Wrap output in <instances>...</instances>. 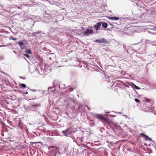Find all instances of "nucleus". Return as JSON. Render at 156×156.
I'll list each match as a JSON object with an SVG mask.
<instances>
[{
    "mask_svg": "<svg viewBox=\"0 0 156 156\" xmlns=\"http://www.w3.org/2000/svg\"><path fill=\"white\" fill-rule=\"evenodd\" d=\"M75 132V131L71 128H68L65 130L62 131V133L66 136H68L70 134L74 133Z\"/></svg>",
    "mask_w": 156,
    "mask_h": 156,
    "instance_id": "nucleus-1",
    "label": "nucleus"
},
{
    "mask_svg": "<svg viewBox=\"0 0 156 156\" xmlns=\"http://www.w3.org/2000/svg\"><path fill=\"white\" fill-rule=\"evenodd\" d=\"M90 64L96 67H98L100 65L99 60L96 58H93L91 61Z\"/></svg>",
    "mask_w": 156,
    "mask_h": 156,
    "instance_id": "nucleus-2",
    "label": "nucleus"
},
{
    "mask_svg": "<svg viewBox=\"0 0 156 156\" xmlns=\"http://www.w3.org/2000/svg\"><path fill=\"white\" fill-rule=\"evenodd\" d=\"M95 42L99 43H103L107 44L108 42L105 40L104 38H102L100 39H97L95 41Z\"/></svg>",
    "mask_w": 156,
    "mask_h": 156,
    "instance_id": "nucleus-3",
    "label": "nucleus"
},
{
    "mask_svg": "<svg viewBox=\"0 0 156 156\" xmlns=\"http://www.w3.org/2000/svg\"><path fill=\"white\" fill-rule=\"evenodd\" d=\"M93 33V31L92 30L90 29H87L83 33V34L85 36H88L89 34H91Z\"/></svg>",
    "mask_w": 156,
    "mask_h": 156,
    "instance_id": "nucleus-4",
    "label": "nucleus"
},
{
    "mask_svg": "<svg viewBox=\"0 0 156 156\" xmlns=\"http://www.w3.org/2000/svg\"><path fill=\"white\" fill-rule=\"evenodd\" d=\"M102 22L98 23L96 25L94 26V28L95 29L96 31H98L100 29V27L101 26Z\"/></svg>",
    "mask_w": 156,
    "mask_h": 156,
    "instance_id": "nucleus-5",
    "label": "nucleus"
},
{
    "mask_svg": "<svg viewBox=\"0 0 156 156\" xmlns=\"http://www.w3.org/2000/svg\"><path fill=\"white\" fill-rule=\"evenodd\" d=\"M97 115V117L100 119V120L101 121H105L106 120L105 118L103 116L101 115Z\"/></svg>",
    "mask_w": 156,
    "mask_h": 156,
    "instance_id": "nucleus-6",
    "label": "nucleus"
},
{
    "mask_svg": "<svg viewBox=\"0 0 156 156\" xmlns=\"http://www.w3.org/2000/svg\"><path fill=\"white\" fill-rule=\"evenodd\" d=\"M18 43L20 46V48L22 49H24L25 48V44L22 42H18Z\"/></svg>",
    "mask_w": 156,
    "mask_h": 156,
    "instance_id": "nucleus-7",
    "label": "nucleus"
},
{
    "mask_svg": "<svg viewBox=\"0 0 156 156\" xmlns=\"http://www.w3.org/2000/svg\"><path fill=\"white\" fill-rule=\"evenodd\" d=\"M49 150L51 149L54 152H56L58 151V148L54 146H50L49 147Z\"/></svg>",
    "mask_w": 156,
    "mask_h": 156,
    "instance_id": "nucleus-8",
    "label": "nucleus"
},
{
    "mask_svg": "<svg viewBox=\"0 0 156 156\" xmlns=\"http://www.w3.org/2000/svg\"><path fill=\"white\" fill-rule=\"evenodd\" d=\"M41 31H38L36 32H34L31 33L30 35L32 37H36L37 34L41 33Z\"/></svg>",
    "mask_w": 156,
    "mask_h": 156,
    "instance_id": "nucleus-9",
    "label": "nucleus"
},
{
    "mask_svg": "<svg viewBox=\"0 0 156 156\" xmlns=\"http://www.w3.org/2000/svg\"><path fill=\"white\" fill-rule=\"evenodd\" d=\"M130 85L133 88H134L135 89H140V88L138 86H137L136 85L132 83H129Z\"/></svg>",
    "mask_w": 156,
    "mask_h": 156,
    "instance_id": "nucleus-10",
    "label": "nucleus"
},
{
    "mask_svg": "<svg viewBox=\"0 0 156 156\" xmlns=\"http://www.w3.org/2000/svg\"><path fill=\"white\" fill-rule=\"evenodd\" d=\"M128 18L127 17H121L120 18V20L121 21V22L123 23L126 22L127 20H128Z\"/></svg>",
    "mask_w": 156,
    "mask_h": 156,
    "instance_id": "nucleus-11",
    "label": "nucleus"
},
{
    "mask_svg": "<svg viewBox=\"0 0 156 156\" xmlns=\"http://www.w3.org/2000/svg\"><path fill=\"white\" fill-rule=\"evenodd\" d=\"M117 82V84H120L121 85H122V86H124L127 87H128V86L126 85L125 83L121 81L118 80Z\"/></svg>",
    "mask_w": 156,
    "mask_h": 156,
    "instance_id": "nucleus-12",
    "label": "nucleus"
},
{
    "mask_svg": "<svg viewBox=\"0 0 156 156\" xmlns=\"http://www.w3.org/2000/svg\"><path fill=\"white\" fill-rule=\"evenodd\" d=\"M24 52L25 53V54H32V52L31 50V49H29L25 51H24Z\"/></svg>",
    "mask_w": 156,
    "mask_h": 156,
    "instance_id": "nucleus-13",
    "label": "nucleus"
},
{
    "mask_svg": "<svg viewBox=\"0 0 156 156\" xmlns=\"http://www.w3.org/2000/svg\"><path fill=\"white\" fill-rule=\"evenodd\" d=\"M109 19L111 20H119L120 19V18H119L118 17H110L109 18Z\"/></svg>",
    "mask_w": 156,
    "mask_h": 156,
    "instance_id": "nucleus-14",
    "label": "nucleus"
},
{
    "mask_svg": "<svg viewBox=\"0 0 156 156\" xmlns=\"http://www.w3.org/2000/svg\"><path fill=\"white\" fill-rule=\"evenodd\" d=\"M41 106V105L40 104H37L35 105H32L31 106V108L34 107L36 108L38 107H40Z\"/></svg>",
    "mask_w": 156,
    "mask_h": 156,
    "instance_id": "nucleus-15",
    "label": "nucleus"
},
{
    "mask_svg": "<svg viewBox=\"0 0 156 156\" xmlns=\"http://www.w3.org/2000/svg\"><path fill=\"white\" fill-rule=\"evenodd\" d=\"M140 135L144 137L145 139L147 140H148V139L149 138V137L148 136L145 135V134L143 133H141L140 134Z\"/></svg>",
    "mask_w": 156,
    "mask_h": 156,
    "instance_id": "nucleus-16",
    "label": "nucleus"
},
{
    "mask_svg": "<svg viewBox=\"0 0 156 156\" xmlns=\"http://www.w3.org/2000/svg\"><path fill=\"white\" fill-rule=\"evenodd\" d=\"M102 27L103 28H106L107 27L108 24L107 23L102 22Z\"/></svg>",
    "mask_w": 156,
    "mask_h": 156,
    "instance_id": "nucleus-17",
    "label": "nucleus"
},
{
    "mask_svg": "<svg viewBox=\"0 0 156 156\" xmlns=\"http://www.w3.org/2000/svg\"><path fill=\"white\" fill-rule=\"evenodd\" d=\"M154 31V30H151V31H148L149 33H150L153 34L154 35H155L156 34V32H154L153 31Z\"/></svg>",
    "mask_w": 156,
    "mask_h": 156,
    "instance_id": "nucleus-18",
    "label": "nucleus"
},
{
    "mask_svg": "<svg viewBox=\"0 0 156 156\" xmlns=\"http://www.w3.org/2000/svg\"><path fill=\"white\" fill-rule=\"evenodd\" d=\"M35 72L36 73H38V74L41 75L42 74V72H39L38 69H37V68H36L35 70Z\"/></svg>",
    "mask_w": 156,
    "mask_h": 156,
    "instance_id": "nucleus-19",
    "label": "nucleus"
},
{
    "mask_svg": "<svg viewBox=\"0 0 156 156\" xmlns=\"http://www.w3.org/2000/svg\"><path fill=\"white\" fill-rule=\"evenodd\" d=\"M20 85L23 88H26V85L25 84L22 83L20 84Z\"/></svg>",
    "mask_w": 156,
    "mask_h": 156,
    "instance_id": "nucleus-20",
    "label": "nucleus"
},
{
    "mask_svg": "<svg viewBox=\"0 0 156 156\" xmlns=\"http://www.w3.org/2000/svg\"><path fill=\"white\" fill-rule=\"evenodd\" d=\"M23 55L24 56H26V57H27L28 58H30V56L28 55V54H24Z\"/></svg>",
    "mask_w": 156,
    "mask_h": 156,
    "instance_id": "nucleus-21",
    "label": "nucleus"
},
{
    "mask_svg": "<svg viewBox=\"0 0 156 156\" xmlns=\"http://www.w3.org/2000/svg\"><path fill=\"white\" fill-rule=\"evenodd\" d=\"M135 101L136 102H140V101L137 98H135L134 99Z\"/></svg>",
    "mask_w": 156,
    "mask_h": 156,
    "instance_id": "nucleus-22",
    "label": "nucleus"
},
{
    "mask_svg": "<svg viewBox=\"0 0 156 156\" xmlns=\"http://www.w3.org/2000/svg\"><path fill=\"white\" fill-rule=\"evenodd\" d=\"M9 39H12L14 41H16L17 40L15 38H12V37H11L9 38Z\"/></svg>",
    "mask_w": 156,
    "mask_h": 156,
    "instance_id": "nucleus-23",
    "label": "nucleus"
},
{
    "mask_svg": "<svg viewBox=\"0 0 156 156\" xmlns=\"http://www.w3.org/2000/svg\"><path fill=\"white\" fill-rule=\"evenodd\" d=\"M53 88H54V89H53L54 90H52L51 91H52V92H53V91H54V90L55 89V86H54V87H49L48 88V89H52Z\"/></svg>",
    "mask_w": 156,
    "mask_h": 156,
    "instance_id": "nucleus-24",
    "label": "nucleus"
},
{
    "mask_svg": "<svg viewBox=\"0 0 156 156\" xmlns=\"http://www.w3.org/2000/svg\"><path fill=\"white\" fill-rule=\"evenodd\" d=\"M149 109L152 111H153L154 110V108L153 107H151L150 108H149Z\"/></svg>",
    "mask_w": 156,
    "mask_h": 156,
    "instance_id": "nucleus-25",
    "label": "nucleus"
},
{
    "mask_svg": "<svg viewBox=\"0 0 156 156\" xmlns=\"http://www.w3.org/2000/svg\"><path fill=\"white\" fill-rule=\"evenodd\" d=\"M71 100H72V101L73 103H75V102H76V101H75V100L74 99H71Z\"/></svg>",
    "mask_w": 156,
    "mask_h": 156,
    "instance_id": "nucleus-26",
    "label": "nucleus"
},
{
    "mask_svg": "<svg viewBox=\"0 0 156 156\" xmlns=\"http://www.w3.org/2000/svg\"><path fill=\"white\" fill-rule=\"evenodd\" d=\"M151 43L152 44L153 43H156V41H151Z\"/></svg>",
    "mask_w": 156,
    "mask_h": 156,
    "instance_id": "nucleus-27",
    "label": "nucleus"
},
{
    "mask_svg": "<svg viewBox=\"0 0 156 156\" xmlns=\"http://www.w3.org/2000/svg\"><path fill=\"white\" fill-rule=\"evenodd\" d=\"M30 90L33 92H35L36 91V90L35 89L33 90V89H30Z\"/></svg>",
    "mask_w": 156,
    "mask_h": 156,
    "instance_id": "nucleus-28",
    "label": "nucleus"
},
{
    "mask_svg": "<svg viewBox=\"0 0 156 156\" xmlns=\"http://www.w3.org/2000/svg\"><path fill=\"white\" fill-rule=\"evenodd\" d=\"M149 141H152L151 138L149 137L148 139V140Z\"/></svg>",
    "mask_w": 156,
    "mask_h": 156,
    "instance_id": "nucleus-29",
    "label": "nucleus"
},
{
    "mask_svg": "<svg viewBox=\"0 0 156 156\" xmlns=\"http://www.w3.org/2000/svg\"><path fill=\"white\" fill-rule=\"evenodd\" d=\"M53 29V28H51V29L50 30L49 32H52V30Z\"/></svg>",
    "mask_w": 156,
    "mask_h": 156,
    "instance_id": "nucleus-30",
    "label": "nucleus"
},
{
    "mask_svg": "<svg viewBox=\"0 0 156 156\" xmlns=\"http://www.w3.org/2000/svg\"><path fill=\"white\" fill-rule=\"evenodd\" d=\"M73 89L72 88H70V91H72L73 90Z\"/></svg>",
    "mask_w": 156,
    "mask_h": 156,
    "instance_id": "nucleus-31",
    "label": "nucleus"
},
{
    "mask_svg": "<svg viewBox=\"0 0 156 156\" xmlns=\"http://www.w3.org/2000/svg\"><path fill=\"white\" fill-rule=\"evenodd\" d=\"M24 93L25 94H28V92L27 91H26V92H25Z\"/></svg>",
    "mask_w": 156,
    "mask_h": 156,
    "instance_id": "nucleus-32",
    "label": "nucleus"
},
{
    "mask_svg": "<svg viewBox=\"0 0 156 156\" xmlns=\"http://www.w3.org/2000/svg\"><path fill=\"white\" fill-rule=\"evenodd\" d=\"M123 116L125 117L126 118L127 117V115H123Z\"/></svg>",
    "mask_w": 156,
    "mask_h": 156,
    "instance_id": "nucleus-33",
    "label": "nucleus"
},
{
    "mask_svg": "<svg viewBox=\"0 0 156 156\" xmlns=\"http://www.w3.org/2000/svg\"><path fill=\"white\" fill-rule=\"evenodd\" d=\"M123 47L124 48H126V46H124V45H123Z\"/></svg>",
    "mask_w": 156,
    "mask_h": 156,
    "instance_id": "nucleus-34",
    "label": "nucleus"
},
{
    "mask_svg": "<svg viewBox=\"0 0 156 156\" xmlns=\"http://www.w3.org/2000/svg\"><path fill=\"white\" fill-rule=\"evenodd\" d=\"M150 101V100H147V102H149Z\"/></svg>",
    "mask_w": 156,
    "mask_h": 156,
    "instance_id": "nucleus-35",
    "label": "nucleus"
},
{
    "mask_svg": "<svg viewBox=\"0 0 156 156\" xmlns=\"http://www.w3.org/2000/svg\"><path fill=\"white\" fill-rule=\"evenodd\" d=\"M118 113L120 114H121V112H118Z\"/></svg>",
    "mask_w": 156,
    "mask_h": 156,
    "instance_id": "nucleus-36",
    "label": "nucleus"
},
{
    "mask_svg": "<svg viewBox=\"0 0 156 156\" xmlns=\"http://www.w3.org/2000/svg\"><path fill=\"white\" fill-rule=\"evenodd\" d=\"M63 85L65 86V84H63Z\"/></svg>",
    "mask_w": 156,
    "mask_h": 156,
    "instance_id": "nucleus-37",
    "label": "nucleus"
},
{
    "mask_svg": "<svg viewBox=\"0 0 156 156\" xmlns=\"http://www.w3.org/2000/svg\"><path fill=\"white\" fill-rule=\"evenodd\" d=\"M154 145L156 146V144H154Z\"/></svg>",
    "mask_w": 156,
    "mask_h": 156,
    "instance_id": "nucleus-38",
    "label": "nucleus"
},
{
    "mask_svg": "<svg viewBox=\"0 0 156 156\" xmlns=\"http://www.w3.org/2000/svg\"><path fill=\"white\" fill-rule=\"evenodd\" d=\"M58 88H60V86H59Z\"/></svg>",
    "mask_w": 156,
    "mask_h": 156,
    "instance_id": "nucleus-39",
    "label": "nucleus"
},
{
    "mask_svg": "<svg viewBox=\"0 0 156 156\" xmlns=\"http://www.w3.org/2000/svg\"><path fill=\"white\" fill-rule=\"evenodd\" d=\"M155 55H156V53H155Z\"/></svg>",
    "mask_w": 156,
    "mask_h": 156,
    "instance_id": "nucleus-40",
    "label": "nucleus"
}]
</instances>
